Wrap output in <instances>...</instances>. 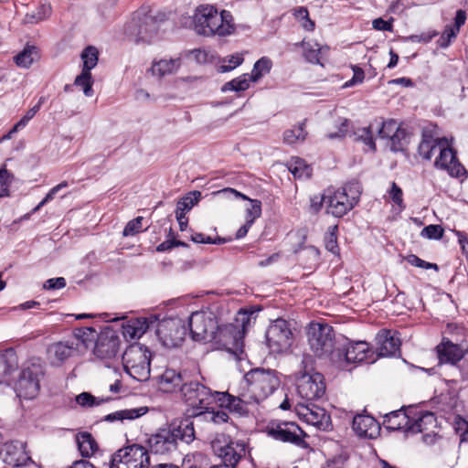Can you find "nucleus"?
Here are the masks:
<instances>
[{
    "mask_svg": "<svg viewBox=\"0 0 468 468\" xmlns=\"http://www.w3.org/2000/svg\"><path fill=\"white\" fill-rule=\"evenodd\" d=\"M195 439L192 422L181 420L173 422L166 428L159 429L146 441L149 453L171 457L179 453V442L190 443Z\"/></svg>",
    "mask_w": 468,
    "mask_h": 468,
    "instance_id": "1",
    "label": "nucleus"
},
{
    "mask_svg": "<svg viewBox=\"0 0 468 468\" xmlns=\"http://www.w3.org/2000/svg\"><path fill=\"white\" fill-rule=\"evenodd\" d=\"M194 28L198 35L228 37L236 32L234 17L230 11L218 9L209 5L197 7L193 17Z\"/></svg>",
    "mask_w": 468,
    "mask_h": 468,
    "instance_id": "2",
    "label": "nucleus"
},
{
    "mask_svg": "<svg viewBox=\"0 0 468 468\" xmlns=\"http://www.w3.org/2000/svg\"><path fill=\"white\" fill-rule=\"evenodd\" d=\"M310 349L319 358L337 363L341 339L336 338L333 326L324 323H311L307 329Z\"/></svg>",
    "mask_w": 468,
    "mask_h": 468,
    "instance_id": "3",
    "label": "nucleus"
},
{
    "mask_svg": "<svg viewBox=\"0 0 468 468\" xmlns=\"http://www.w3.org/2000/svg\"><path fill=\"white\" fill-rule=\"evenodd\" d=\"M216 392L202 381L188 378L182 385L181 398L189 408L190 415L198 417L208 412L212 405L216 404Z\"/></svg>",
    "mask_w": 468,
    "mask_h": 468,
    "instance_id": "4",
    "label": "nucleus"
},
{
    "mask_svg": "<svg viewBox=\"0 0 468 468\" xmlns=\"http://www.w3.org/2000/svg\"><path fill=\"white\" fill-rule=\"evenodd\" d=\"M246 390L255 403L274 393L281 385L280 374L274 369L255 367L244 375Z\"/></svg>",
    "mask_w": 468,
    "mask_h": 468,
    "instance_id": "5",
    "label": "nucleus"
},
{
    "mask_svg": "<svg viewBox=\"0 0 468 468\" xmlns=\"http://www.w3.org/2000/svg\"><path fill=\"white\" fill-rule=\"evenodd\" d=\"M361 186L357 182H350L336 190L327 189L326 212L342 218L358 202Z\"/></svg>",
    "mask_w": 468,
    "mask_h": 468,
    "instance_id": "6",
    "label": "nucleus"
},
{
    "mask_svg": "<svg viewBox=\"0 0 468 468\" xmlns=\"http://www.w3.org/2000/svg\"><path fill=\"white\" fill-rule=\"evenodd\" d=\"M125 371L138 381L147 380L150 377L151 353L139 343L130 345L122 356Z\"/></svg>",
    "mask_w": 468,
    "mask_h": 468,
    "instance_id": "7",
    "label": "nucleus"
},
{
    "mask_svg": "<svg viewBox=\"0 0 468 468\" xmlns=\"http://www.w3.org/2000/svg\"><path fill=\"white\" fill-rule=\"evenodd\" d=\"M150 456L148 450L137 443L124 446L111 457L110 468H148Z\"/></svg>",
    "mask_w": 468,
    "mask_h": 468,
    "instance_id": "8",
    "label": "nucleus"
},
{
    "mask_svg": "<svg viewBox=\"0 0 468 468\" xmlns=\"http://www.w3.org/2000/svg\"><path fill=\"white\" fill-rule=\"evenodd\" d=\"M266 433L271 439L290 443L300 448H306L304 438L307 434L293 421L272 420L266 427Z\"/></svg>",
    "mask_w": 468,
    "mask_h": 468,
    "instance_id": "9",
    "label": "nucleus"
},
{
    "mask_svg": "<svg viewBox=\"0 0 468 468\" xmlns=\"http://www.w3.org/2000/svg\"><path fill=\"white\" fill-rule=\"evenodd\" d=\"M265 337L267 346L272 353L288 352L293 343L291 324L282 318L272 321L266 330Z\"/></svg>",
    "mask_w": 468,
    "mask_h": 468,
    "instance_id": "10",
    "label": "nucleus"
},
{
    "mask_svg": "<svg viewBox=\"0 0 468 468\" xmlns=\"http://www.w3.org/2000/svg\"><path fill=\"white\" fill-rule=\"evenodd\" d=\"M155 334L164 346L173 348L183 343L187 328L180 318H166L157 322Z\"/></svg>",
    "mask_w": 468,
    "mask_h": 468,
    "instance_id": "11",
    "label": "nucleus"
},
{
    "mask_svg": "<svg viewBox=\"0 0 468 468\" xmlns=\"http://www.w3.org/2000/svg\"><path fill=\"white\" fill-rule=\"evenodd\" d=\"M43 369L40 365L32 364L25 367L16 383V392L25 399H35L40 390V378L43 377Z\"/></svg>",
    "mask_w": 468,
    "mask_h": 468,
    "instance_id": "12",
    "label": "nucleus"
},
{
    "mask_svg": "<svg viewBox=\"0 0 468 468\" xmlns=\"http://www.w3.org/2000/svg\"><path fill=\"white\" fill-rule=\"evenodd\" d=\"M325 389L324 377L319 372L303 373L296 378L297 393L306 401L319 399L324 395Z\"/></svg>",
    "mask_w": 468,
    "mask_h": 468,
    "instance_id": "13",
    "label": "nucleus"
},
{
    "mask_svg": "<svg viewBox=\"0 0 468 468\" xmlns=\"http://www.w3.org/2000/svg\"><path fill=\"white\" fill-rule=\"evenodd\" d=\"M159 29L157 19L150 14L136 12L132 22L127 26L131 35L136 37L135 41L150 43Z\"/></svg>",
    "mask_w": 468,
    "mask_h": 468,
    "instance_id": "14",
    "label": "nucleus"
},
{
    "mask_svg": "<svg viewBox=\"0 0 468 468\" xmlns=\"http://www.w3.org/2000/svg\"><path fill=\"white\" fill-rule=\"evenodd\" d=\"M215 453L222 460L226 468H235L238 463L246 455V444L242 441H221L216 440L212 442Z\"/></svg>",
    "mask_w": 468,
    "mask_h": 468,
    "instance_id": "15",
    "label": "nucleus"
},
{
    "mask_svg": "<svg viewBox=\"0 0 468 468\" xmlns=\"http://www.w3.org/2000/svg\"><path fill=\"white\" fill-rule=\"evenodd\" d=\"M372 354L369 344L365 341L346 343L341 339L338 350L339 359L335 365L342 367L344 363L367 362Z\"/></svg>",
    "mask_w": 468,
    "mask_h": 468,
    "instance_id": "16",
    "label": "nucleus"
},
{
    "mask_svg": "<svg viewBox=\"0 0 468 468\" xmlns=\"http://www.w3.org/2000/svg\"><path fill=\"white\" fill-rule=\"evenodd\" d=\"M120 345L121 339L117 333L106 328L98 335L93 353L97 358L110 363L117 357Z\"/></svg>",
    "mask_w": 468,
    "mask_h": 468,
    "instance_id": "17",
    "label": "nucleus"
},
{
    "mask_svg": "<svg viewBox=\"0 0 468 468\" xmlns=\"http://www.w3.org/2000/svg\"><path fill=\"white\" fill-rule=\"evenodd\" d=\"M217 323L214 318L204 312H194L188 318V330L194 341H212L216 333Z\"/></svg>",
    "mask_w": 468,
    "mask_h": 468,
    "instance_id": "18",
    "label": "nucleus"
},
{
    "mask_svg": "<svg viewBox=\"0 0 468 468\" xmlns=\"http://www.w3.org/2000/svg\"><path fill=\"white\" fill-rule=\"evenodd\" d=\"M216 404L220 408L228 410L230 413L239 417L249 414V405L255 403L247 390L234 396L228 391L216 392Z\"/></svg>",
    "mask_w": 468,
    "mask_h": 468,
    "instance_id": "19",
    "label": "nucleus"
},
{
    "mask_svg": "<svg viewBox=\"0 0 468 468\" xmlns=\"http://www.w3.org/2000/svg\"><path fill=\"white\" fill-rule=\"evenodd\" d=\"M439 156L434 165L441 170H446L451 176L460 177L466 173L463 165L459 162L456 152L449 145L448 140L442 137L439 147Z\"/></svg>",
    "mask_w": 468,
    "mask_h": 468,
    "instance_id": "20",
    "label": "nucleus"
},
{
    "mask_svg": "<svg viewBox=\"0 0 468 468\" xmlns=\"http://www.w3.org/2000/svg\"><path fill=\"white\" fill-rule=\"evenodd\" d=\"M243 331L239 330L237 325L228 324L221 326L217 324L216 333L211 340L217 341L229 350L239 349L243 345Z\"/></svg>",
    "mask_w": 468,
    "mask_h": 468,
    "instance_id": "21",
    "label": "nucleus"
},
{
    "mask_svg": "<svg viewBox=\"0 0 468 468\" xmlns=\"http://www.w3.org/2000/svg\"><path fill=\"white\" fill-rule=\"evenodd\" d=\"M299 416L307 423L320 431L331 429V416L323 408L310 404L301 406L298 410Z\"/></svg>",
    "mask_w": 468,
    "mask_h": 468,
    "instance_id": "22",
    "label": "nucleus"
},
{
    "mask_svg": "<svg viewBox=\"0 0 468 468\" xmlns=\"http://www.w3.org/2000/svg\"><path fill=\"white\" fill-rule=\"evenodd\" d=\"M376 353L379 357L395 356L400 354V340L389 330L382 329L376 335Z\"/></svg>",
    "mask_w": 468,
    "mask_h": 468,
    "instance_id": "23",
    "label": "nucleus"
},
{
    "mask_svg": "<svg viewBox=\"0 0 468 468\" xmlns=\"http://www.w3.org/2000/svg\"><path fill=\"white\" fill-rule=\"evenodd\" d=\"M437 356L439 364H450L455 368L458 362H460L464 353L459 345L453 344L450 340L443 339L441 344L436 346Z\"/></svg>",
    "mask_w": 468,
    "mask_h": 468,
    "instance_id": "24",
    "label": "nucleus"
},
{
    "mask_svg": "<svg viewBox=\"0 0 468 468\" xmlns=\"http://www.w3.org/2000/svg\"><path fill=\"white\" fill-rule=\"evenodd\" d=\"M352 429L360 437L374 438L378 432L379 424L370 415L356 414L353 418Z\"/></svg>",
    "mask_w": 468,
    "mask_h": 468,
    "instance_id": "25",
    "label": "nucleus"
},
{
    "mask_svg": "<svg viewBox=\"0 0 468 468\" xmlns=\"http://www.w3.org/2000/svg\"><path fill=\"white\" fill-rule=\"evenodd\" d=\"M217 195L234 196L236 198L250 201V206L246 209V221L253 225L254 221L261 215V202L259 199H251L241 192L231 187H226L216 192Z\"/></svg>",
    "mask_w": 468,
    "mask_h": 468,
    "instance_id": "26",
    "label": "nucleus"
},
{
    "mask_svg": "<svg viewBox=\"0 0 468 468\" xmlns=\"http://www.w3.org/2000/svg\"><path fill=\"white\" fill-rule=\"evenodd\" d=\"M188 378L172 368H167L160 376V388L165 392H174L177 388L181 391L182 385Z\"/></svg>",
    "mask_w": 468,
    "mask_h": 468,
    "instance_id": "27",
    "label": "nucleus"
},
{
    "mask_svg": "<svg viewBox=\"0 0 468 468\" xmlns=\"http://www.w3.org/2000/svg\"><path fill=\"white\" fill-rule=\"evenodd\" d=\"M436 416L431 411H419L411 418L410 427L408 430L410 433H419L429 431L436 425Z\"/></svg>",
    "mask_w": 468,
    "mask_h": 468,
    "instance_id": "28",
    "label": "nucleus"
},
{
    "mask_svg": "<svg viewBox=\"0 0 468 468\" xmlns=\"http://www.w3.org/2000/svg\"><path fill=\"white\" fill-rule=\"evenodd\" d=\"M384 422L388 430L410 432L408 430V427H410L411 417L409 416L403 410H395L386 414Z\"/></svg>",
    "mask_w": 468,
    "mask_h": 468,
    "instance_id": "29",
    "label": "nucleus"
},
{
    "mask_svg": "<svg viewBox=\"0 0 468 468\" xmlns=\"http://www.w3.org/2000/svg\"><path fill=\"white\" fill-rule=\"evenodd\" d=\"M76 443L80 454L83 458H90L99 450V445L92 436L88 431H81L76 434Z\"/></svg>",
    "mask_w": 468,
    "mask_h": 468,
    "instance_id": "30",
    "label": "nucleus"
},
{
    "mask_svg": "<svg viewBox=\"0 0 468 468\" xmlns=\"http://www.w3.org/2000/svg\"><path fill=\"white\" fill-rule=\"evenodd\" d=\"M40 58L39 49L37 46L27 44L23 50L14 58L15 64L23 69H28L34 62Z\"/></svg>",
    "mask_w": 468,
    "mask_h": 468,
    "instance_id": "31",
    "label": "nucleus"
},
{
    "mask_svg": "<svg viewBox=\"0 0 468 468\" xmlns=\"http://www.w3.org/2000/svg\"><path fill=\"white\" fill-rule=\"evenodd\" d=\"M441 138H434L431 131L424 130L421 135V141L419 144V154L426 160H430L436 149L441 145Z\"/></svg>",
    "mask_w": 468,
    "mask_h": 468,
    "instance_id": "32",
    "label": "nucleus"
},
{
    "mask_svg": "<svg viewBox=\"0 0 468 468\" xmlns=\"http://www.w3.org/2000/svg\"><path fill=\"white\" fill-rule=\"evenodd\" d=\"M77 344L70 341L58 342L49 346L48 352L58 362H64L70 357L77 349Z\"/></svg>",
    "mask_w": 468,
    "mask_h": 468,
    "instance_id": "33",
    "label": "nucleus"
},
{
    "mask_svg": "<svg viewBox=\"0 0 468 468\" xmlns=\"http://www.w3.org/2000/svg\"><path fill=\"white\" fill-rule=\"evenodd\" d=\"M4 451V461L9 465L16 467L25 466L30 459L21 447L17 448L13 445H6Z\"/></svg>",
    "mask_w": 468,
    "mask_h": 468,
    "instance_id": "34",
    "label": "nucleus"
},
{
    "mask_svg": "<svg viewBox=\"0 0 468 468\" xmlns=\"http://www.w3.org/2000/svg\"><path fill=\"white\" fill-rule=\"evenodd\" d=\"M147 412V408L141 407L135 409H126L122 410H117L115 412L110 413L104 417V420L112 422V421H123L125 420H133L140 418Z\"/></svg>",
    "mask_w": 468,
    "mask_h": 468,
    "instance_id": "35",
    "label": "nucleus"
},
{
    "mask_svg": "<svg viewBox=\"0 0 468 468\" xmlns=\"http://www.w3.org/2000/svg\"><path fill=\"white\" fill-rule=\"evenodd\" d=\"M180 66L179 58L161 59L154 62L151 67L153 75L158 76L159 78L164 77L167 74H172L177 70Z\"/></svg>",
    "mask_w": 468,
    "mask_h": 468,
    "instance_id": "36",
    "label": "nucleus"
},
{
    "mask_svg": "<svg viewBox=\"0 0 468 468\" xmlns=\"http://www.w3.org/2000/svg\"><path fill=\"white\" fill-rule=\"evenodd\" d=\"M257 312L255 310L240 309L235 317L233 324L237 325L239 330L243 331L245 336L248 329L255 323L257 318Z\"/></svg>",
    "mask_w": 468,
    "mask_h": 468,
    "instance_id": "37",
    "label": "nucleus"
},
{
    "mask_svg": "<svg viewBox=\"0 0 468 468\" xmlns=\"http://www.w3.org/2000/svg\"><path fill=\"white\" fill-rule=\"evenodd\" d=\"M306 120L301 122L297 126L288 129L283 133V141L288 144H294L298 142H303L306 139L307 132L305 130Z\"/></svg>",
    "mask_w": 468,
    "mask_h": 468,
    "instance_id": "38",
    "label": "nucleus"
},
{
    "mask_svg": "<svg viewBox=\"0 0 468 468\" xmlns=\"http://www.w3.org/2000/svg\"><path fill=\"white\" fill-rule=\"evenodd\" d=\"M296 46H301L303 48V57L306 61L313 64H321V48L318 43L311 41L306 42L303 40L301 43H297Z\"/></svg>",
    "mask_w": 468,
    "mask_h": 468,
    "instance_id": "39",
    "label": "nucleus"
},
{
    "mask_svg": "<svg viewBox=\"0 0 468 468\" xmlns=\"http://www.w3.org/2000/svg\"><path fill=\"white\" fill-rule=\"evenodd\" d=\"M288 169L297 179L309 178L312 174V168L299 157L291 160Z\"/></svg>",
    "mask_w": 468,
    "mask_h": 468,
    "instance_id": "40",
    "label": "nucleus"
},
{
    "mask_svg": "<svg viewBox=\"0 0 468 468\" xmlns=\"http://www.w3.org/2000/svg\"><path fill=\"white\" fill-rule=\"evenodd\" d=\"M200 197L201 192L199 191L195 190L187 193L177 201L176 212H183V214H186L198 203Z\"/></svg>",
    "mask_w": 468,
    "mask_h": 468,
    "instance_id": "41",
    "label": "nucleus"
},
{
    "mask_svg": "<svg viewBox=\"0 0 468 468\" xmlns=\"http://www.w3.org/2000/svg\"><path fill=\"white\" fill-rule=\"evenodd\" d=\"M271 60L267 57H262L257 60L250 76L253 82L258 81L264 74L269 73L271 69Z\"/></svg>",
    "mask_w": 468,
    "mask_h": 468,
    "instance_id": "42",
    "label": "nucleus"
},
{
    "mask_svg": "<svg viewBox=\"0 0 468 468\" xmlns=\"http://www.w3.org/2000/svg\"><path fill=\"white\" fill-rule=\"evenodd\" d=\"M250 78L248 74H243L230 81L226 82L221 90L226 91H244L250 87Z\"/></svg>",
    "mask_w": 468,
    "mask_h": 468,
    "instance_id": "43",
    "label": "nucleus"
},
{
    "mask_svg": "<svg viewBox=\"0 0 468 468\" xmlns=\"http://www.w3.org/2000/svg\"><path fill=\"white\" fill-rule=\"evenodd\" d=\"M74 85L82 88L85 96L93 95V80L90 71L82 69L81 73L76 77Z\"/></svg>",
    "mask_w": 468,
    "mask_h": 468,
    "instance_id": "44",
    "label": "nucleus"
},
{
    "mask_svg": "<svg viewBox=\"0 0 468 468\" xmlns=\"http://www.w3.org/2000/svg\"><path fill=\"white\" fill-rule=\"evenodd\" d=\"M78 405L83 408L100 406L111 400V398H97L90 392H82L76 396L75 399Z\"/></svg>",
    "mask_w": 468,
    "mask_h": 468,
    "instance_id": "45",
    "label": "nucleus"
},
{
    "mask_svg": "<svg viewBox=\"0 0 468 468\" xmlns=\"http://www.w3.org/2000/svg\"><path fill=\"white\" fill-rule=\"evenodd\" d=\"M338 226L334 225L328 228L324 236L325 249L334 255H339V246L337 243Z\"/></svg>",
    "mask_w": 468,
    "mask_h": 468,
    "instance_id": "46",
    "label": "nucleus"
},
{
    "mask_svg": "<svg viewBox=\"0 0 468 468\" xmlns=\"http://www.w3.org/2000/svg\"><path fill=\"white\" fill-rule=\"evenodd\" d=\"M99 51L93 46L87 47L81 53L83 69L90 71L98 63Z\"/></svg>",
    "mask_w": 468,
    "mask_h": 468,
    "instance_id": "47",
    "label": "nucleus"
},
{
    "mask_svg": "<svg viewBox=\"0 0 468 468\" xmlns=\"http://www.w3.org/2000/svg\"><path fill=\"white\" fill-rule=\"evenodd\" d=\"M69 186L68 182L67 181H62L61 183H59L58 185L55 186L54 187H52L48 193L46 195V197L38 203V205L34 207L32 209V211L28 214H26L23 218H29L30 215L31 214H34L36 213L37 211H38L44 205H46L48 202L51 201L55 195L59 191L61 190L62 188H65Z\"/></svg>",
    "mask_w": 468,
    "mask_h": 468,
    "instance_id": "48",
    "label": "nucleus"
},
{
    "mask_svg": "<svg viewBox=\"0 0 468 468\" xmlns=\"http://www.w3.org/2000/svg\"><path fill=\"white\" fill-rule=\"evenodd\" d=\"M398 123L395 120L389 119L378 123V133L382 139H391L392 134L395 133Z\"/></svg>",
    "mask_w": 468,
    "mask_h": 468,
    "instance_id": "49",
    "label": "nucleus"
},
{
    "mask_svg": "<svg viewBox=\"0 0 468 468\" xmlns=\"http://www.w3.org/2000/svg\"><path fill=\"white\" fill-rule=\"evenodd\" d=\"M132 320L142 335L152 328L156 329V324L158 322L154 315H151L149 317H138Z\"/></svg>",
    "mask_w": 468,
    "mask_h": 468,
    "instance_id": "50",
    "label": "nucleus"
},
{
    "mask_svg": "<svg viewBox=\"0 0 468 468\" xmlns=\"http://www.w3.org/2000/svg\"><path fill=\"white\" fill-rule=\"evenodd\" d=\"M231 238H221L219 236L216 237L215 239L205 236L203 233L196 232L191 235V240L195 243H202V244H224L229 241H230Z\"/></svg>",
    "mask_w": 468,
    "mask_h": 468,
    "instance_id": "51",
    "label": "nucleus"
},
{
    "mask_svg": "<svg viewBox=\"0 0 468 468\" xmlns=\"http://www.w3.org/2000/svg\"><path fill=\"white\" fill-rule=\"evenodd\" d=\"M13 176L5 167L0 169V198L9 197Z\"/></svg>",
    "mask_w": 468,
    "mask_h": 468,
    "instance_id": "52",
    "label": "nucleus"
},
{
    "mask_svg": "<svg viewBox=\"0 0 468 468\" xmlns=\"http://www.w3.org/2000/svg\"><path fill=\"white\" fill-rule=\"evenodd\" d=\"M388 194L389 199L397 205L400 210L405 209L406 205L403 201V191L395 182L391 183V186L388 191Z\"/></svg>",
    "mask_w": 468,
    "mask_h": 468,
    "instance_id": "53",
    "label": "nucleus"
},
{
    "mask_svg": "<svg viewBox=\"0 0 468 468\" xmlns=\"http://www.w3.org/2000/svg\"><path fill=\"white\" fill-rule=\"evenodd\" d=\"M444 229L441 225L431 224L422 229L420 236L429 239H441Z\"/></svg>",
    "mask_w": 468,
    "mask_h": 468,
    "instance_id": "54",
    "label": "nucleus"
},
{
    "mask_svg": "<svg viewBox=\"0 0 468 468\" xmlns=\"http://www.w3.org/2000/svg\"><path fill=\"white\" fill-rule=\"evenodd\" d=\"M143 217H137L130 220L123 229L122 235L124 237L134 236L143 230Z\"/></svg>",
    "mask_w": 468,
    "mask_h": 468,
    "instance_id": "55",
    "label": "nucleus"
},
{
    "mask_svg": "<svg viewBox=\"0 0 468 468\" xmlns=\"http://www.w3.org/2000/svg\"><path fill=\"white\" fill-rule=\"evenodd\" d=\"M357 140L362 141L372 151H376L377 146L373 138L372 124L358 131Z\"/></svg>",
    "mask_w": 468,
    "mask_h": 468,
    "instance_id": "56",
    "label": "nucleus"
},
{
    "mask_svg": "<svg viewBox=\"0 0 468 468\" xmlns=\"http://www.w3.org/2000/svg\"><path fill=\"white\" fill-rule=\"evenodd\" d=\"M458 33L459 32L452 28V26H446L440 39L438 40L439 46L442 48H448L452 39L457 37Z\"/></svg>",
    "mask_w": 468,
    "mask_h": 468,
    "instance_id": "57",
    "label": "nucleus"
},
{
    "mask_svg": "<svg viewBox=\"0 0 468 468\" xmlns=\"http://www.w3.org/2000/svg\"><path fill=\"white\" fill-rule=\"evenodd\" d=\"M294 16L297 18L304 19V23H303V27L304 29L308 31H313L314 29V22L309 18V12L306 7H299L295 10Z\"/></svg>",
    "mask_w": 468,
    "mask_h": 468,
    "instance_id": "58",
    "label": "nucleus"
},
{
    "mask_svg": "<svg viewBox=\"0 0 468 468\" xmlns=\"http://www.w3.org/2000/svg\"><path fill=\"white\" fill-rule=\"evenodd\" d=\"M327 201V190L324 192V194L321 196H314L310 198V210L316 214L318 213L322 207L323 205H326Z\"/></svg>",
    "mask_w": 468,
    "mask_h": 468,
    "instance_id": "59",
    "label": "nucleus"
},
{
    "mask_svg": "<svg viewBox=\"0 0 468 468\" xmlns=\"http://www.w3.org/2000/svg\"><path fill=\"white\" fill-rule=\"evenodd\" d=\"M244 58L241 54H234L229 57L228 62L229 65H221L220 66V71L221 72H229L232 69H234L236 67L242 64Z\"/></svg>",
    "mask_w": 468,
    "mask_h": 468,
    "instance_id": "60",
    "label": "nucleus"
},
{
    "mask_svg": "<svg viewBox=\"0 0 468 468\" xmlns=\"http://www.w3.org/2000/svg\"><path fill=\"white\" fill-rule=\"evenodd\" d=\"M392 23H393V18H390V20L386 21L383 18L378 17L372 21V27L376 30L392 32L393 31V24Z\"/></svg>",
    "mask_w": 468,
    "mask_h": 468,
    "instance_id": "61",
    "label": "nucleus"
},
{
    "mask_svg": "<svg viewBox=\"0 0 468 468\" xmlns=\"http://www.w3.org/2000/svg\"><path fill=\"white\" fill-rule=\"evenodd\" d=\"M123 335L130 339L139 338L142 336L140 331H138V328L133 324L132 319L123 325Z\"/></svg>",
    "mask_w": 468,
    "mask_h": 468,
    "instance_id": "62",
    "label": "nucleus"
},
{
    "mask_svg": "<svg viewBox=\"0 0 468 468\" xmlns=\"http://www.w3.org/2000/svg\"><path fill=\"white\" fill-rule=\"evenodd\" d=\"M456 431L461 432L462 441L468 442V421L461 418L460 416L456 417L455 420Z\"/></svg>",
    "mask_w": 468,
    "mask_h": 468,
    "instance_id": "63",
    "label": "nucleus"
},
{
    "mask_svg": "<svg viewBox=\"0 0 468 468\" xmlns=\"http://www.w3.org/2000/svg\"><path fill=\"white\" fill-rule=\"evenodd\" d=\"M66 280L63 277L51 278L46 281L44 288L46 290H58L66 286Z\"/></svg>",
    "mask_w": 468,
    "mask_h": 468,
    "instance_id": "64",
    "label": "nucleus"
}]
</instances>
